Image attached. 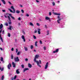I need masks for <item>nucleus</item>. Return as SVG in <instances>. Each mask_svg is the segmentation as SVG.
<instances>
[{
	"mask_svg": "<svg viewBox=\"0 0 80 80\" xmlns=\"http://www.w3.org/2000/svg\"><path fill=\"white\" fill-rule=\"evenodd\" d=\"M58 19H59L57 20V22L58 23H60V22H59V21H60V20H62V19L60 18V16H58Z\"/></svg>",
	"mask_w": 80,
	"mask_h": 80,
	"instance_id": "nucleus-3",
	"label": "nucleus"
},
{
	"mask_svg": "<svg viewBox=\"0 0 80 80\" xmlns=\"http://www.w3.org/2000/svg\"><path fill=\"white\" fill-rule=\"evenodd\" d=\"M14 60L15 62H19L20 61V59L18 58V57H17L14 58Z\"/></svg>",
	"mask_w": 80,
	"mask_h": 80,
	"instance_id": "nucleus-2",
	"label": "nucleus"
},
{
	"mask_svg": "<svg viewBox=\"0 0 80 80\" xmlns=\"http://www.w3.org/2000/svg\"><path fill=\"white\" fill-rule=\"evenodd\" d=\"M39 42L40 43V44H42V41L40 40L39 41Z\"/></svg>",
	"mask_w": 80,
	"mask_h": 80,
	"instance_id": "nucleus-40",
	"label": "nucleus"
},
{
	"mask_svg": "<svg viewBox=\"0 0 80 80\" xmlns=\"http://www.w3.org/2000/svg\"><path fill=\"white\" fill-rule=\"evenodd\" d=\"M48 67V62H47L45 66V69H47Z\"/></svg>",
	"mask_w": 80,
	"mask_h": 80,
	"instance_id": "nucleus-5",
	"label": "nucleus"
},
{
	"mask_svg": "<svg viewBox=\"0 0 80 80\" xmlns=\"http://www.w3.org/2000/svg\"><path fill=\"white\" fill-rule=\"evenodd\" d=\"M13 12L12 13H15V9H13Z\"/></svg>",
	"mask_w": 80,
	"mask_h": 80,
	"instance_id": "nucleus-34",
	"label": "nucleus"
},
{
	"mask_svg": "<svg viewBox=\"0 0 80 80\" xmlns=\"http://www.w3.org/2000/svg\"><path fill=\"white\" fill-rule=\"evenodd\" d=\"M3 24H1V25H0V29H2V28H3Z\"/></svg>",
	"mask_w": 80,
	"mask_h": 80,
	"instance_id": "nucleus-18",
	"label": "nucleus"
},
{
	"mask_svg": "<svg viewBox=\"0 0 80 80\" xmlns=\"http://www.w3.org/2000/svg\"><path fill=\"white\" fill-rule=\"evenodd\" d=\"M43 48L44 50H46V47H45V46Z\"/></svg>",
	"mask_w": 80,
	"mask_h": 80,
	"instance_id": "nucleus-43",
	"label": "nucleus"
},
{
	"mask_svg": "<svg viewBox=\"0 0 80 80\" xmlns=\"http://www.w3.org/2000/svg\"><path fill=\"white\" fill-rule=\"evenodd\" d=\"M38 57H39V56L38 55H36L35 56V58L34 59V62H36L37 63L38 66L41 68V66L39 65V61L36 60L37 58H38Z\"/></svg>",
	"mask_w": 80,
	"mask_h": 80,
	"instance_id": "nucleus-1",
	"label": "nucleus"
},
{
	"mask_svg": "<svg viewBox=\"0 0 80 80\" xmlns=\"http://www.w3.org/2000/svg\"><path fill=\"white\" fill-rule=\"evenodd\" d=\"M38 43V42H37V41L35 42V45L36 47L37 46V43Z\"/></svg>",
	"mask_w": 80,
	"mask_h": 80,
	"instance_id": "nucleus-25",
	"label": "nucleus"
},
{
	"mask_svg": "<svg viewBox=\"0 0 80 80\" xmlns=\"http://www.w3.org/2000/svg\"><path fill=\"white\" fill-rule=\"evenodd\" d=\"M10 67H12V65H11V64H10V63H9V64L8 66V68L9 70H10Z\"/></svg>",
	"mask_w": 80,
	"mask_h": 80,
	"instance_id": "nucleus-6",
	"label": "nucleus"
},
{
	"mask_svg": "<svg viewBox=\"0 0 80 80\" xmlns=\"http://www.w3.org/2000/svg\"><path fill=\"white\" fill-rule=\"evenodd\" d=\"M38 34H40L41 33V32H40V28H38Z\"/></svg>",
	"mask_w": 80,
	"mask_h": 80,
	"instance_id": "nucleus-16",
	"label": "nucleus"
},
{
	"mask_svg": "<svg viewBox=\"0 0 80 80\" xmlns=\"http://www.w3.org/2000/svg\"><path fill=\"white\" fill-rule=\"evenodd\" d=\"M28 67L29 68H32V65L31 64H30V63H29L28 64Z\"/></svg>",
	"mask_w": 80,
	"mask_h": 80,
	"instance_id": "nucleus-14",
	"label": "nucleus"
},
{
	"mask_svg": "<svg viewBox=\"0 0 80 80\" xmlns=\"http://www.w3.org/2000/svg\"><path fill=\"white\" fill-rule=\"evenodd\" d=\"M21 37H22V39H25V37H24V36H23V35H22V36Z\"/></svg>",
	"mask_w": 80,
	"mask_h": 80,
	"instance_id": "nucleus-30",
	"label": "nucleus"
},
{
	"mask_svg": "<svg viewBox=\"0 0 80 80\" xmlns=\"http://www.w3.org/2000/svg\"><path fill=\"white\" fill-rule=\"evenodd\" d=\"M54 15H61V14L58 13L56 12H55L54 13Z\"/></svg>",
	"mask_w": 80,
	"mask_h": 80,
	"instance_id": "nucleus-13",
	"label": "nucleus"
},
{
	"mask_svg": "<svg viewBox=\"0 0 80 80\" xmlns=\"http://www.w3.org/2000/svg\"><path fill=\"white\" fill-rule=\"evenodd\" d=\"M16 72L17 74H19V73H20V72H19V69H18L16 70Z\"/></svg>",
	"mask_w": 80,
	"mask_h": 80,
	"instance_id": "nucleus-12",
	"label": "nucleus"
},
{
	"mask_svg": "<svg viewBox=\"0 0 80 80\" xmlns=\"http://www.w3.org/2000/svg\"><path fill=\"white\" fill-rule=\"evenodd\" d=\"M12 26H9V28H8V30H12Z\"/></svg>",
	"mask_w": 80,
	"mask_h": 80,
	"instance_id": "nucleus-15",
	"label": "nucleus"
},
{
	"mask_svg": "<svg viewBox=\"0 0 80 80\" xmlns=\"http://www.w3.org/2000/svg\"><path fill=\"white\" fill-rule=\"evenodd\" d=\"M11 8L12 9V10H14V9H15V8L13 7V6H11Z\"/></svg>",
	"mask_w": 80,
	"mask_h": 80,
	"instance_id": "nucleus-28",
	"label": "nucleus"
},
{
	"mask_svg": "<svg viewBox=\"0 0 80 80\" xmlns=\"http://www.w3.org/2000/svg\"><path fill=\"white\" fill-rule=\"evenodd\" d=\"M12 64L13 65V67L15 68L16 67V63H14V62H12Z\"/></svg>",
	"mask_w": 80,
	"mask_h": 80,
	"instance_id": "nucleus-8",
	"label": "nucleus"
},
{
	"mask_svg": "<svg viewBox=\"0 0 80 80\" xmlns=\"http://www.w3.org/2000/svg\"><path fill=\"white\" fill-rule=\"evenodd\" d=\"M39 64H42V62H41V60H39Z\"/></svg>",
	"mask_w": 80,
	"mask_h": 80,
	"instance_id": "nucleus-39",
	"label": "nucleus"
},
{
	"mask_svg": "<svg viewBox=\"0 0 80 80\" xmlns=\"http://www.w3.org/2000/svg\"><path fill=\"white\" fill-rule=\"evenodd\" d=\"M11 18L13 19V20H15V18L14 17H13L12 16L11 17Z\"/></svg>",
	"mask_w": 80,
	"mask_h": 80,
	"instance_id": "nucleus-44",
	"label": "nucleus"
},
{
	"mask_svg": "<svg viewBox=\"0 0 80 80\" xmlns=\"http://www.w3.org/2000/svg\"><path fill=\"white\" fill-rule=\"evenodd\" d=\"M36 24L37 25V26H40V24H39V23H37Z\"/></svg>",
	"mask_w": 80,
	"mask_h": 80,
	"instance_id": "nucleus-41",
	"label": "nucleus"
},
{
	"mask_svg": "<svg viewBox=\"0 0 80 80\" xmlns=\"http://www.w3.org/2000/svg\"><path fill=\"white\" fill-rule=\"evenodd\" d=\"M0 50H3V49H2V48H0Z\"/></svg>",
	"mask_w": 80,
	"mask_h": 80,
	"instance_id": "nucleus-58",
	"label": "nucleus"
},
{
	"mask_svg": "<svg viewBox=\"0 0 80 80\" xmlns=\"http://www.w3.org/2000/svg\"><path fill=\"white\" fill-rule=\"evenodd\" d=\"M29 70V68H24L23 69V72H25V71H27V70Z\"/></svg>",
	"mask_w": 80,
	"mask_h": 80,
	"instance_id": "nucleus-10",
	"label": "nucleus"
},
{
	"mask_svg": "<svg viewBox=\"0 0 80 80\" xmlns=\"http://www.w3.org/2000/svg\"><path fill=\"white\" fill-rule=\"evenodd\" d=\"M11 59H13V54H11Z\"/></svg>",
	"mask_w": 80,
	"mask_h": 80,
	"instance_id": "nucleus-27",
	"label": "nucleus"
},
{
	"mask_svg": "<svg viewBox=\"0 0 80 80\" xmlns=\"http://www.w3.org/2000/svg\"><path fill=\"white\" fill-rule=\"evenodd\" d=\"M22 68H24V65L23 64H22L21 65Z\"/></svg>",
	"mask_w": 80,
	"mask_h": 80,
	"instance_id": "nucleus-32",
	"label": "nucleus"
},
{
	"mask_svg": "<svg viewBox=\"0 0 80 80\" xmlns=\"http://www.w3.org/2000/svg\"><path fill=\"white\" fill-rule=\"evenodd\" d=\"M52 4L53 6H55V3L54 2H52Z\"/></svg>",
	"mask_w": 80,
	"mask_h": 80,
	"instance_id": "nucleus-23",
	"label": "nucleus"
},
{
	"mask_svg": "<svg viewBox=\"0 0 80 80\" xmlns=\"http://www.w3.org/2000/svg\"><path fill=\"white\" fill-rule=\"evenodd\" d=\"M20 7H23V6L22 5H20Z\"/></svg>",
	"mask_w": 80,
	"mask_h": 80,
	"instance_id": "nucleus-62",
	"label": "nucleus"
},
{
	"mask_svg": "<svg viewBox=\"0 0 80 80\" xmlns=\"http://www.w3.org/2000/svg\"><path fill=\"white\" fill-rule=\"evenodd\" d=\"M8 20L9 21V22H8L9 24L10 25L11 23H12V22H11V18H10V17L9 16H8Z\"/></svg>",
	"mask_w": 80,
	"mask_h": 80,
	"instance_id": "nucleus-4",
	"label": "nucleus"
},
{
	"mask_svg": "<svg viewBox=\"0 0 80 80\" xmlns=\"http://www.w3.org/2000/svg\"><path fill=\"white\" fill-rule=\"evenodd\" d=\"M45 27L46 28H47V26L46 25H45Z\"/></svg>",
	"mask_w": 80,
	"mask_h": 80,
	"instance_id": "nucleus-54",
	"label": "nucleus"
},
{
	"mask_svg": "<svg viewBox=\"0 0 80 80\" xmlns=\"http://www.w3.org/2000/svg\"><path fill=\"white\" fill-rule=\"evenodd\" d=\"M49 35V31H47V34L46 35Z\"/></svg>",
	"mask_w": 80,
	"mask_h": 80,
	"instance_id": "nucleus-37",
	"label": "nucleus"
},
{
	"mask_svg": "<svg viewBox=\"0 0 80 80\" xmlns=\"http://www.w3.org/2000/svg\"><path fill=\"white\" fill-rule=\"evenodd\" d=\"M6 26H8V23H6Z\"/></svg>",
	"mask_w": 80,
	"mask_h": 80,
	"instance_id": "nucleus-53",
	"label": "nucleus"
},
{
	"mask_svg": "<svg viewBox=\"0 0 80 80\" xmlns=\"http://www.w3.org/2000/svg\"><path fill=\"white\" fill-rule=\"evenodd\" d=\"M12 51H13V48H12L11 49Z\"/></svg>",
	"mask_w": 80,
	"mask_h": 80,
	"instance_id": "nucleus-57",
	"label": "nucleus"
},
{
	"mask_svg": "<svg viewBox=\"0 0 80 80\" xmlns=\"http://www.w3.org/2000/svg\"><path fill=\"white\" fill-rule=\"evenodd\" d=\"M8 10L10 11L11 12H12V13H13V11L11 10L10 9H8Z\"/></svg>",
	"mask_w": 80,
	"mask_h": 80,
	"instance_id": "nucleus-29",
	"label": "nucleus"
},
{
	"mask_svg": "<svg viewBox=\"0 0 80 80\" xmlns=\"http://www.w3.org/2000/svg\"><path fill=\"white\" fill-rule=\"evenodd\" d=\"M4 17H5V18H7V16L6 15H4Z\"/></svg>",
	"mask_w": 80,
	"mask_h": 80,
	"instance_id": "nucleus-60",
	"label": "nucleus"
},
{
	"mask_svg": "<svg viewBox=\"0 0 80 80\" xmlns=\"http://www.w3.org/2000/svg\"><path fill=\"white\" fill-rule=\"evenodd\" d=\"M9 16H10V17H12V14H9Z\"/></svg>",
	"mask_w": 80,
	"mask_h": 80,
	"instance_id": "nucleus-48",
	"label": "nucleus"
},
{
	"mask_svg": "<svg viewBox=\"0 0 80 80\" xmlns=\"http://www.w3.org/2000/svg\"><path fill=\"white\" fill-rule=\"evenodd\" d=\"M49 15H50V16L52 15V13L51 12H49Z\"/></svg>",
	"mask_w": 80,
	"mask_h": 80,
	"instance_id": "nucleus-33",
	"label": "nucleus"
},
{
	"mask_svg": "<svg viewBox=\"0 0 80 80\" xmlns=\"http://www.w3.org/2000/svg\"><path fill=\"white\" fill-rule=\"evenodd\" d=\"M21 12L22 13H24V11L23 10V9L21 10Z\"/></svg>",
	"mask_w": 80,
	"mask_h": 80,
	"instance_id": "nucleus-36",
	"label": "nucleus"
},
{
	"mask_svg": "<svg viewBox=\"0 0 80 80\" xmlns=\"http://www.w3.org/2000/svg\"><path fill=\"white\" fill-rule=\"evenodd\" d=\"M16 13H20V11L17 10L16 11Z\"/></svg>",
	"mask_w": 80,
	"mask_h": 80,
	"instance_id": "nucleus-26",
	"label": "nucleus"
},
{
	"mask_svg": "<svg viewBox=\"0 0 80 80\" xmlns=\"http://www.w3.org/2000/svg\"><path fill=\"white\" fill-rule=\"evenodd\" d=\"M0 40H1V41L2 42H3V38H2V37H1V35L0 34Z\"/></svg>",
	"mask_w": 80,
	"mask_h": 80,
	"instance_id": "nucleus-20",
	"label": "nucleus"
},
{
	"mask_svg": "<svg viewBox=\"0 0 80 80\" xmlns=\"http://www.w3.org/2000/svg\"><path fill=\"white\" fill-rule=\"evenodd\" d=\"M8 2L9 3V4H10V5H12V3L10 2V1Z\"/></svg>",
	"mask_w": 80,
	"mask_h": 80,
	"instance_id": "nucleus-52",
	"label": "nucleus"
},
{
	"mask_svg": "<svg viewBox=\"0 0 80 80\" xmlns=\"http://www.w3.org/2000/svg\"><path fill=\"white\" fill-rule=\"evenodd\" d=\"M25 61H28V58H26L25 59Z\"/></svg>",
	"mask_w": 80,
	"mask_h": 80,
	"instance_id": "nucleus-56",
	"label": "nucleus"
},
{
	"mask_svg": "<svg viewBox=\"0 0 80 80\" xmlns=\"http://www.w3.org/2000/svg\"><path fill=\"white\" fill-rule=\"evenodd\" d=\"M1 62H4V61H3V58L2 57H1Z\"/></svg>",
	"mask_w": 80,
	"mask_h": 80,
	"instance_id": "nucleus-19",
	"label": "nucleus"
},
{
	"mask_svg": "<svg viewBox=\"0 0 80 80\" xmlns=\"http://www.w3.org/2000/svg\"><path fill=\"white\" fill-rule=\"evenodd\" d=\"M58 3H60V1H58Z\"/></svg>",
	"mask_w": 80,
	"mask_h": 80,
	"instance_id": "nucleus-63",
	"label": "nucleus"
},
{
	"mask_svg": "<svg viewBox=\"0 0 80 80\" xmlns=\"http://www.w3.org/2000/svg\"><path fill=\"white\" fill-rule=\"evenodd\" d=\"M17 78V75H15L14 78H12L11 79V80H16V79Z\"/></svg>",
	"mask_w": 80,
	"mask_h": 80,
	"instance_id": "nucleus-7",
	"label": "nucleus"
},
{
	"mask_svg": "<svg viewBox=\"0 0 80 80\" xmlns=\"http://www.w3.org/2000/svg\"><path fill=\"white\" fill-rule=\"evenodd\" d=\"M24 42H25V39H23Z\"/></svg>",
	"mask_w": 80,
	"mask_h": 80,
	"instance_id": "nucleus-55",
	"label": "nucleus"
},
{
	"mask_svg": "<svg viewBox=\"0 0 80 80\" xmlns=\"http://www.w3.org/2000/svg\"><path fill=\"white\" fill-rule=\"evenodd\" d=\"M16 53H17L18 52V49L17 48L16 49Z\"/></svg>",
	"mask_w": 80,
	"mask_h": 80,
	"instance_id": "nucleus-46",
	"label": "nucleus"
},
{
	"mask_svg": "<svg viewBox=\"0 0 80 80\" xmlns=\"http://www.w3.org/2000/svg\"><path fill=\"white\" fill-rule=\"evenodd\" d=\"M8 37H10V33H8Z\"/></svg>",
	"mask_w": 80,
	"mask_h": 80,
	"instance_id": "nucleus-42",
	"label": "nucleus"
},
{
	"mask_svg": "<svg viewBox=\"0 0 80 80\" xmlns=\"http://www.w3.org/2000/svg\"><path fill=\"white\" fill-rule=\"evenodd\" d=\"M1 2H2V3H3V4H6V2H5V0H1Z\"/></svg>",
	"mask_w": 80,
	"mask_h": 80,
	"instance_id": "nucleus-17",
	"label": "nucleus"
},
{
	"mask_svg": "<svg viewBox=\"0 0 80 80\" xmlns=\"http://www.w3.org/2000/svg\"><path fill=\"white\" fill-rule=\"evenodd\" d=\"M3 79H4V76H2L1 77V80H3Z\"/></svg>",
	"mask_w": 80,
	"mask_h": 80,
	"instance_id": "nucleus-24",
	"label": "nucleus"
},
{
	"mask_svg": "<svg viewBox=\"0 0 80 80\" xmlns=\"http://www.w3.org/2000/svg\"><path fill=\"white\" fill-rule=\"evenodd\" d=\"M18 25L20 26V23H18Z\"/></svg>",
	"mask_w": 80,
	"mask_h": 80,
	"instance_id": "nucleus-61",
	"label": "nucleus"
},
{
	"mask_svg": "<svg viewBox=\"0 0 80 80\" xmlns=\"http://www.w3.org/2000/svg\"><path fill=\"white\" fill-rule=\"evenodd\" d=\"M45 20H49V22H50V21H51V20H50V18H49V17H46L45 18Z\"/></svg>",
	"mask_w": 80,
	"mask_h": 80,
	"instance_id": "nucleus-11",
	"label": "nucleus"
},
{
	"mask_svg": "<svg viewBox=\"0 0 80 80\" xmlns=\"http://www.w3.org/2000/svg\"><path fill=\"white\" fill-rule=\"evenodd\" d=\"M36 2H37V3H38V2H39V1H38V0H36Z\"/></svg>",
	"mask_w": 80,
	"mask_h": 80,
	"instance_id": "nucleus-59",
	"label": "nucleus"
},
{
	"mask_svg": "<svg viewBox=\"0 0 80 80\" xmlns=\"http://www.w3.org/2000/svg\"><path fill=\"white\" fill-rule=\"evenodd\" d=\"M33 37L34 39H36V38H37V37H36V36H35V35H33Z\"/></svg>",
	"mask_w": 80,
	"mask_h": 80,
	"instance_id": "nucleus-31",
	"label": "nucleus"
},
{
	"mask_svg": "<svg viewBox=\"0 0 80 80\" xmlns=\"http://www.w3.org/2000/svg\"><path fill=\"white\" fill-rule=\"evenodd\" d=\"M30 25L31 26H32V27H33V26H34V25H33V23H32V22L30 23Z\"/></svg>",
	"mask_w": 80,
	"mask_h": 80,
	"instance_id": "nucleus-22",
	"label": "nucleus"
},
{
	"mask_svg": "<svg viewBox=\"0 0 80 80\" xmlns=\"http://www.w3.org/2000/svg\"><path fill=\"white\" fill-rule=\"evenodd\" d=\"M59 50V49H57L55 51H53V53H57L58 52Z\"/></svg>",
	"mask_w": 80,
	"mask_h": 80,
	"instance_id": "nucleus-9",
	"label": "nucleus"
},
{
	"mask_svg": "<svg viewBox=\"0 0 80 80\" xmlns=\"http://www.w3.org/2000/svg\"><path fill=\"white\" fill-rule=\"evenodd\" d=\"M33 45H31V49H33Z\"/></svg>",
	"mask_w": 80,
	"mask_h": 80,
	"instance_id": "nucleus-35",
	"label": "nucleus"
},
{
	"mask_svg": "<svg viewBox=\"0 0 80 80\" xmlns=\"http://www.w3.org/2000/svg\"><path fill=\"white\" fill-rule=\"evenodd\" d=\"M26 17H29V15L28 14H27L26 15Z\"/></svg>",
	"mask_w": 80,
	"mask_h": 80,
	"instance_id": "nucleus-45",
	"label": "nucleus"
},
{
	"mask_svg": "<svg viewBox=\"0 0 80 80\" xmlns=\"http://www.w3.org/2000/svg\"><path fill=\"white\" fill-rule=\"evenodd\" d=\"M37 30H36L34 31V33H37Z\"/></svg>",
	"mask_w": 80,
	"mask_h": 80,
	"instance_id": "nucleus-51",
	"label": "nucleus"
},
{
	"mask_svg": "<svg viewBox=\"0 0 80 80\" xmlns=\"http://www.w3.org/2000/svg\"><path fill=\"white\" fill-rule=\"evenodd\" d=\"M20 52H18V53H17V55H20Z\"/></svg>",
	"mask_w": 80,
	"mask_h": 80,
	"instance_id": "nucleus-38",
	"label": "nucleus"
},
{
	"mask_svg": "<svg viewBox=\"0 0 80 80\" xmlns=\"http://www.w3.org/2000/svg\"><path fill=\"white\" fill-rule=\"evenodd\" d=\"M2 29H1V30L0 31V35H1V32H2Z\"/></svg>",
	"mask_w": 80,
	"mask_h": 80,
	"instance_id": "nucleus-47",
	"label": "nucleus"
},
{
	"mask_svg": "<svg viewBox=\"0 0 80 80\" xmlns=\"http://www.w3.org/2000/svg\"><path fill=\"white\" fill-rule=\"evenodd\" d=\"M34 52H36V50H34Z\"/></svg>",
	"mask_w": 80,
	"mask_h": 80,
	"instance_id": "nucleus-64",
	"label": "nucleus"
},
{
	"mask_svg": "<svg viewBox=\"0 0 80 80\" xmlns=\"http://www.w3.org/2000/svg\"><path fill=\"white\" fill-rule=\"evenodd\" d=\"M2 11L3 12H5V11H6V10H2Z\"/></svg>",
	"mask_w": 80,
	"mask_h": 80,
	"instance_id": "nucleus-49",
	"label": "nucleus"
},
{
	"mask_svg": "<svg viewBox=\"0 0 80 80\" xmlns=\"http://www.w3.org/2000/svg\"><path fill=\"white\" fill-rule=\"evenodd\" d=\"M25 51H27L28 50V48L27 47H24V48Z\"/></svg>",
	"mask_w": 80,
	"mask_h": 80,
	"instance_id": "nucleus-21",
	"label": "nucleus"
},
{
	"mask_svg": "<svg viewBox=\"0 0 80 80\" xmlns=\"http://www.w3.org/2000/svg\"><path fill=\"white\" fill-rule=\"evenodd\" d=\"M18 20H21V18H18Z\"/></svg>",
	"mask_w": 80,
	"mask_h": 80,
	"instance_id": "nucleus-50",
	"label": "nucleus"
}]
</instances>
